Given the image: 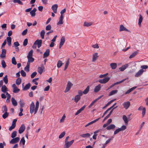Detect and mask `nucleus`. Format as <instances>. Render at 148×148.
<instances>
[{
  "label": "nucleus",
  "instance_id": "nucleus-1",
  "mask_svg": "<svg viewBox=\"0 0 148 148\" xmlns=\"http://www.w3.org/2000/svg\"><path fill=\"white\" fill-rule=\"evenodd\" d=\"M74 142V140H73L70 141L65 142L64 148H69L73 144Z\"/></svg>",
  "mask_w": 148,
  "mask_h": 148
},
{
  "label": "nucleus",
  "instance_id": "nucleus-2",
  "mask_svg": "<svg viewBox=\"0 0 148 148\" xmlns=\"http://www.w3.org/2000/svg\"><path fill=\"white\" fill-rule=\"evenodd\" d=\"M73 84L69 81L66 85V87L64 90L65 93L68 92L71 89Z\"/></svg>",
  "mask_w": 148,
  "mask_h": 148
},
{
  "label": "nucleus",
  "instance_id": "nucleus-3",
  "mask_svg": "<svg viewBox=\"0 0 148 148\" xmlns=\"http://www.w3.org/2000/svg\"><path fill=\"white\" fill-rule=\"evenodd\" d=\"M110 78L108 77H106L102 79H100L99 82L101 84H104L110 80Z\"/></svg>",
  "mask_w": 148,
  "mask_h": 148
},
{
  "label": "nucleus",
  "instance_id": "nucleus-4",
  "mask_svg": "<svg viewBox=\"0 0 148 148\" xmlns=\"http://www.w3.org/2000/svg\"><path fill=\"white\" fill-rule=\"evenodd\" d=\"M35 106L34 102L32 101L30 107V112L31 114L33 113L34 111H35Z\"/></svg>",
  "mask_w": 148,
  "mask_h": 148
},
{
  "label": "nucleus",
  "instance_id": "nucleus-5",
  "mask_svg": "<svg viewBox=\"0 0 148 148\" xmlns=\"http://www.w3.org/2000/svg\"><path fill=\"white\" fill-rule=\"evenodd\" d=\"M44 69L45 67L42 64L40 67H38V72L40 74H41L43 72V70Z\"/></svg>",
  "mask_w": 148,
  "mask_h": 148
},
{
  "label": "nucleus",
  "instance_id": "nucleus-6",
  "mask_svg": "<svg viewBox=\"0 0 148 148\" xmlns=\"http://www.w3.org/2000/svg\"><path fill=\"white\" fill-rule=\"evenodd\" d=\"M123 105L124 108L125 109H127L130 105V102L129 101H127L124 102Z\"/></svg>",
  "mask_w": 148,
  "mask_h": 148
},
{
  "label": "nucleus",
  "instance_id": "nucleus-7",
  "mask_svg": "<svg viewBox=\"0 0 148 148\" xmlns=\"http://www.w3.org/2000/svg\"><path fill=\"white\" fill-rule=\"evenodd\" d=\"M65 42V38L64 36H62L60 39V42L59 44V48L60 49L64 45Z\"/></svg>",
  "mask_w": 148,
  "mask_h": 148
},
{
  "label": "nucleus",
  "instance_id": "nucleus-8",
  "mask_svg": "<svg viewBox=\"0 0 148 148\" xmlns=\"http://www.w3.org/2000/svg\"><path fill=\"white\" fill-rule=\"evenodd\" d=\"M6 50L5 49H3L2 50L1 53L0 55V57L1 58H5L6 56Z\"/></svg>",
  "mask_w": 148,
  "mask_h": 148
},
{
  "label": "nucleus",
  "instance_id": "nucleus-9",
  "mask_svg": "<svg viewBox=\"0 0 148 148\" xmlns=\"http://www.w3.org/2000/svg\"><path fill=\"white\" fill-rule=\"evenodd\" d=\"M19 140V138L17 137L14 138L12 139L10 142V143L11 144H14L18 142Z\"/></svg>",
  "mask_w": 148,
  "mask_h": 148
},
{
  "label": "nucleus",
  "instance_id": "nucleus-10",
  "mask_svg": "<svg viewBox=\"0 0 148 148\" xmlns=\"http://www.w3.org/2000/svg\"><path fill=\"white\" fill-rule=\"evenodd\" d=\"M25 129V125L23 124H22L21 127L19 128L18 132L20 134L23 133Z\"/></svg>",
  "mask_w": 148,
  "mask_h": 148
},
{
  "label": "nucleus",
  "instance_id": "nucleus-11",
  "mask_svg": "<svg viewBox=\"0 0 148 148\" xmlns=\"http://www.w3.org/2000/svg\"><path fill=\"white\" fill-rule=\"evenodd\" d=\"M58 7V5L57 4L53 5L51 7V9L55 13H56L57 12V10Z\"/></svg>",
  "mask_w": 148,
  "mask_h": 148
},
{
  "label": "nucleus",
  "instance_id": "nucleus-12",
  "mask_svg": "<svg viewBox=\"0 0 148 148\" xmlns=\"http://www.w3.org/2000/svg\"><path fill=\"white\" fill-rule=\"evenodd\" d=\"M144 70L143 69H141L137 73H136L135 75V76L136 77H137L140 76L144 72Z\"/></svg>",
  "mask_w": 148,
  "mask_h": 148
},
{
  "label": "nucleus",
  "instance_id": "nucleus-13",
  "mask_svg": "<svg viewBox=\"0 0 148 148\" xmlns=\"http://www.w3.org/2000/svg\"><path fill=\"white\" fill-rule=\"evenodd\" d=\"M42 41L41 40L38 39L35 42V43L37 45L38 48H39L41 46Z\"/></svg>",
  "mask_w": 148,
  "mask_h": 148
},
{
  "label": "nucleus",
  "instance_id": "nucleus-14",
  "mask_svg": "<svg viewBox=\"0 0 148 148\" xmlns=\"http://www.w3.org/2000/svg\"><path fill=\"white\" fill-rule=\"evenodd\" d=\"M126 79H123V80H121V81H120L116 82L113 84H112V85H111L109 87V88H112L113 87H114V86H115V85H117V84H119L121 83H122V82H124Z\"/></svg>",
  "mask_w": 148,
  "mask_h": 148
},
{
  "label": "nucleus",
  "instance_id": "nucleus-15",
  "mask_svg": "<svg viewBox=\"0 0 148 148\" xmlns=\"http://www.w3.org/2000/svg\"><path fill=\"white\" fill-rule=\"evenodd\" d=\"M129 66V64H126L124 65H123L121 67L119 68V69L120 71H124Z\"/></svg>",
  "mask_w": 148,
  "mask_h": 148
},
{
  "label": "nucleus",
  "instance_id": "nucleus-16",
  "mask_svg": "<svg viewBox=\"0 0 148 148\" xmlns=\"http://www.w3.org/2000/svg\"><path fill=\"white\" fill-rule=\"evenodd\" d=\"M119 31L120 32L122 31H126L128 32H129V31L125 27L122 25H120Z\"/></svg>",
  "mask_w": 148,
  "mask_h": 148
},
{
  "label": "nucleus",
  "instance_id": "nucleus-17",
  "mask_svg": "<svg viewBox=\"0 0 148 148\" xmlns=\"http://www.w3.org/2000/svg\"><path fill=\"white\" fill-rule=\"evenodd\" d=\"M116 127L115 125L114 124H110L108 125L106 128V129L108 130H113Z\"/></svg>",
  "mask_w": 148,
  "mask_h": 148
},
{
  "label": "nucleus",
  "instance_id": "nucleus-18",
  "mask_svg": "<svg viewBox=\"0 0 148 148\" xmlns=\"http://www.w3.org/2000/svg\"><path fill=\"white\" fill-rule=\"evenodd\" d=\"M64 17L60 16L59 21L57 23V25H60L63 23V20Z\"/></svg>",
  "mask_w": 148,
  "mask_h": 148
},
{
  "label": "nucleus",
  "instance_id": "nucleus-19",
  "mask_svg": "<svg viewBox=\"0 0 148 148\" xmlns=\"http://www.w3.org/2000/svg\"><path fill=\"white\" fill-rule=\"evenodd\" d=\"M50 50L47 49L43 54V58H44L47 57L49 54Z\"/></svg>",
  "mask_w": 148,
  "mask_h": 148
},
{
  "label": "nucleus",
  "instance_id": "nucleus-20",
  "mask_svg": "<svg viewBox=\"0 0 148 148\" xmlns=\"http://www.w3.org/2000/svg\"><path fill=\"white\" fill-rule=\"evenodd\" d=\"M98 57V53H95L93 55L92 61L95 62L97 60Z\"/></svg>",
  "mask_w": 148,
  "mask_h": 148
},
{
  "label": "nucleus",
  "instance_id": "nucleus-21",
  "mask_svg": "<svg viewBox=\"0 0 148 148\" xmlns=\"http://www.w3.org/2000/svg\"><path fill=\"white\" fill-rule=\"evenodd\" d=\"M117 107V106H116V107H115L114 108H113L112 109L110 112L109 114L106 116L103 119V121H105L106 119H108L110 116V115L112 114V112H113V110L114 109H115Z\"/></svg>",
  "mask_w": 148,
  "mask_h": 148
},
{
  "label": "nucleus",
  "instance_id": "nucleus-22",
  "mask_svg": "<svg viewBox=\"0 0 148 148\" xmlns=\"http://www.w3.org/2000/svg\"><path fill=\"white\" fill-rule=\"evenodd\" d=\"M101 88V86L100 84H98L96 86L95 88L94 89V91L95 92H98L100 89Z\"/></svg>",
  "mask_w": 148,
  "mask_h": 148
},
{
  "label": "nucleus",
  "instance_id": "nucleus-23",
  "mask_svg": "<svg viewBox=\"0 0 148 148\" xmlns=\"http://www.w3.org/2000/svg\"><path fill=\"white\" fill-rule=\"evenodd\" d=\"M138 54V51H135L133 52L129 57L130 59H131L134 57L136 55Z\"/></svg>",
  "mask_w": 148,
  "mask_h": 148
},
{
  "label": "nucleus",
  "instance_id": "nucleus-24",
  "mask_svg": "<svg viewBox=\"0 0 148 148\" xmlns=\"http://www.w3.org/2000/svg\"><path fill=\"white\" fill-rule=\"evenodd\" d=\"M36 11V9L35 8L30 12V14L31 15L32 17H34L36 15L35 12Z\"/></svg>",
  "mask_w": 148,
  "mask_h": 148
},
{
  "label": "nucleus",
  "instance_id": "nucleus-25",
  "mask_svg": "<svg viewBox=\"0 0 148 148\" xmlns=\"http://www.w3.org/2000/svg\"><path fill=\"white\" fill-rule=\"evenodd\" d=\"M86 106H84L80 108L79 109L77 110V112L75 113V115H77L80 113L86 107Z\"/></svg>",
  "mask_w": 148,
  "mask_h": 148
},
{
  "label": "nucleus",
  "instance_id": "nucleus-26",
  "mask_svg": "<svg viewBox=\"0 0 148 148\" xmlns=\"http://www.w3.org/2000/svg\"><path fill=\"white\" fill-rule=\"evenodd\" d=\"M80 136L82 137L85 138H88L90 136V135L88 133L86 134H82L80 135Z\"/></svg>",
  "mask_w": 148,
  "mask_h": 148
},
{
  "label": "nucleus",
  "instance_id": "nucleus-27",
  "mask_svg": "<svg viewBox=\"0 0 148 148\" xmlns=\"http://www.w3.org/2000/svg\"><path fill=\"white\" fill-rule=\"evenodd\" d=\"M11 101L13 105L14 106H16L17 105V103L16 100L13 97L11 99Z\"/></svg>",
  "mask_w": 148,
  "mask_h": 148
},
{
  "label": "nucleus",
  "instance_id": "nucleus-28",
  "mask_svg": "<svg viewBox=\"0 0 148 148\" xmlns=\"http://www.w3.org/2000/svg\"><path fill=\"white\" fill-rule=\"evenodd\" d=\"M110 66L112 69H114L117 67V64L115 63H112L110 64Z\"/></svg>",
  "mask_w": 148,
  "mask_h": 148
},
{
  "label": "nucleus",
  "instance_id": "nucleus-29",
  "mask_svg": "<svg viewBox=\"0 0 148 148\" xmlns=\"http://www.w3.org/2000/svg\"><path fill=\"white\" fill-rule=\"evenodd\" d=\"M123 119L125 124H127L129 121L127 117L125 115H123Z\"/></svg>",
  "mask_w": 148,
  "mask_h": 148
},
{
  "label": "nucleus",
  "instance_id": "nucleus-30",
  "mask_svg": "<svg viewBox=\"0 0 148 148\" xmlns=\"http://www.w3.org/2000/svg\"><path fill=\"white\" fill-rule=\"evenodd\" d=\"M39 102L37 101L36 103V107L35 109V114H36L37 112L39 107Z\"/></svg>",
  "mask_w": 148,
  "mask_h": 148
},
{
  "label": "nucleus",
  "instance_id": "nucleus-31",
  "mask_svg": "<svg viewBox=\"0 0 148 148\" xmlns=\"http://www.w3.org/2000/svg\"><path fill=\"white\" fill-rule=\"evenodd\" d=\"M143 20V18L141 14L139 15V18L138 20V24L139 26L140 27L141 26V23L142 22Z\"/></svg>",
  "mask_w": 148,
  "mask_h": 148
},
{
  "label": "nucleus",
  "instance_id": "nucleus-32",
  "mask_svg": "<svg viewBox=\"0 0 148 148\" xmlns=\"http://www.w3.org/2000/svg\"><path fill=\"white\" fill-rule=\"evenodd\" d=\"M81 97L79 95H77L75 97L74 100L76 103H77L79 101Z\"/></svg>",
  "mask_w": 148,
  "mask_h": 148
},
{
  "label": "nucleus",
  "instance_id": "nucleus-33",
  "mask_svg": "<svg viewBox=\"0 0 148 148\" xmlns=\"http://www.w3.org/2000/svg\"><path fill=\"white\" fill-rule=\"evenodd\" d=\"M6 40L8 42V44L9 46L11 45V38L10 37H7L6 38Z\"/></svg>",
  "mask_w": 148,
  "mask_h": 148
},
{
  "label": "nucleus",
  "instance_id": "nucleus-34",
  "mask_svg": "<svg viewBox=\"0 0 148 148\" xmlns=\"http://www.w3.org/2000/svg\"><path fill=\"white\" fill-rule=\"evenodd\" d=\"M1 90L3 93L6 92L7 91V88L5 85L2 86L1 88Z\"/></svg>",
  "mask_w": 148,
  "mask_h": 148
},
{
  "label": "nucleus",
  "instance_id": "nucleus-35",
  "mask_svg": "<svg viewBox=\"0 0 148 148\" xmlns=\"http://www.w3.org/2000/svg\"><path fill=\"white\" fill-rule=\"evenodd\" d=\"M92 23L91 22H85L84 23V26L88 27L92 25Z\"/></svg>",
  "mask_w": 148,
  "mask_h": 148
},
{
  "label": "nucleus",
  "instance_id": "nucleus-36",
  "mask_svg": "<svg viewBox=\"0 0 148 148\" xmlns=\"http://www.w3.org/2000/svg\"><path fill=\"white\" fill-rule=\"evenodd\" d=\"M63 64V63L60 60H59L57 63V67L58 68H60L62 65Z\"/></svg>",
  "mask_w": 148,
  "mask_h": 148
},
{
  "label": "nucleus",
  "instance_id": "nucleus-37",
  "mask_svg": "<svg viewBox=\"0 0 148 148\" xmlns=\"http://www.w3.org/2000/svg\"><path fill=\"white\" fill-rule=\"evenodd\" d=\"M136 88V86H134L133 87L131 88L129 90H128L126 92H125V94H128L131 92L132 91H133L134 89H135Z\"/></svg>",
  "mask_w": 148,
  "mask_h": 148
},
{
  "label": "nucleus",
  "instance_id": "nucleus-38",
  "mask_svg": "<svg viewBox=\"0 0 148 148\" xmlns=\"http://www.w3.org/2000/svg\"><path fill=\"white\" fill-rule=\"evenodd\" d=\"M31 86V84L30 83H29L26 85L25 87L23 88V90H24L29 89Z\"/></svg>",
  "mask_w": 148,
  "mask_h": 148
},
{
  "label": "nucleus",
  "instance_id": "nucleus-39",
  "mask_svg": "<svg viewBox=\"0 0 148 148\" xmlns=\"http://www.w3.org/2000/svg\"><path fill=\"white\" fill-rule=\"evenodd\" d=\"M89 86H88L85 90L83 91V93L84 94H87L89 91Z\"/></svg>",
  "mask_w": 148,
  "mask_h": 148
},
{
  "label": "nucleus",
  "instance_id": "nucleus-40",
  "mask_svg": "<svg viewBox=\"0 0 148 148\" xmlns=\"http://www.w3.org/2000/svg\"><path fill=\"white\" fill-rule=\"evenodd\" d=\"M21 82V79L20 78H18L16 80V83L17 85H20Z\"/></svg>",
  "mask_w": 148,
  "mask_h": 148
},
{
  "label": "nucleus",
  "instance_id": "nucleus-41",
  "mask_svg": "<svg viewBox=\"0 0 148 148\" xmlns=\"http://www.w3.org/2000/svg\"><path fill=\"white\" fill-rule=\"evenodd\" d=\"M19 103L20 105V107H23L25 105V103L23 100H21L19 102Z\"/></svg>",
  "mask_w": 148,
  "mask_h": 148
},
{
  "label": "nucleus",
  "instance_id": "nucleus-42",
  "mask_svg": "<svg viewBox=\"0 0 148 148\" xmlns=\"http://www.w3.org/2000/svg\"><path fill=\"white\" fill-rule=\"evenodd\" d=\"M1 110L3 112H7V108L6 106H4L2 107Z\"/></svg>",
  "mask_w": 148,
  "mask_h": 148
},
{
  "label": "nucleus",
  "instance_id": "nucleus-43",
  "mask_svg": "<svg viewBox=\"0 0 148 148\" xmlns=\"http://www.w3.org/2000/svg\"><path fill=\"white\" fill-rule=\"evenodd\" d=\"M118 92L117 90H113L111 91L109 94V96H111L116 93Z\"/></svg>",
  "mask_w": 148,
  "mask_h": 148
},
{
  "label": "nucleus",
  "instance_id": "nucleus-44",
  "mask_svg": "<svg viewBox=\"0 0 148 148\" xmlns=\"http://www.w3.org/2000/svg\"><path fill=\"white\" fill-rule=\"evenodd\" d=\"M9 115V113L7 112H5L2 115V117L4 119L7 118Z\"/></svg>",
  "mask_w": 148,
  "mask_h": 148
},
{
  "label": "nucleus",
  "instance_id": "nucleus-45",
  "mask_svg": "<svg viewBox=\"0 0 148 148\" xmlns=\"http://www.w3.org/2000/svg\"><path fill=\"white\" fill-rule=\"evenodd\" d=\"M20 91V90L17 87L13 88V92L14 93H17Z\"/></svg>",
  "mask_w": 148,
  "mask_h": 148
},
{
  "label": "nucleus",
  "instance_id": "nucleus-46",
  "mask_svg": "<svg viewBox=\"0 0 148 148\" xmlns=\"http://www.w3.org/2000/svg\"><path fill=\"white\" fill-rule=\"evenodd\" d=\"M1 64L2 65V67L3 68H5L6 66V65L4 60H1Z\"/></svg>",
  "mask_w": 148,
  "mask_h": 148
},
{
  "label": "nucleus",
  "instance_id": "nucleus-47",
  "mask_svg": "<svg viewBox=\"0 0 148 148\" xmlns=\"http://www.w3.org/2000/svg\"><path fill=\"white\" fill-rule=\"evenodd\" d=\"M40 36L42 39H43L45 34V32L44 30H42L40 32Z\"/></svg>",
  "mask_w": 148,
  "mask_h": 148
},
{
  "label": "nucleus",
  "instance_id": "nucleus-48",
  "mask_svg": "<svg viewBox=\"0 0 148 148\" xmlns=\"http://www.w3.org/2000/svg\"><path fill=\"white\" fill-rule=\"evenodd\" d=\"M100 119V118H99L94 121H93L89 123H88V125H91L94 123H95V122H96V121H98L99 119Z\"/></svg>",
  "mask_w": 148,
  "mask_h": 148
},
{
  "label": "nucleus",
  "instance_id": "nucleus-49",
  "mask_svg": "<svg viewBox=\"0 0 148 148\" xmlns=\"http://www.w3.org/2000/svg\"><path fill=\"white\" fill-rule=\"evenodd\" d=\"M12 62L14 65H16L17 64L15 58L14 57H13L12 59Z\"/></svg>",
  "mask_w": 148,
  "mask_h": 148
},
{
  "label": "nucleus",
  "instance_id": "nucleus-50",
  "mask_svg": "<svg viewBox=\"0 0 148 148\" xmlns=\"http://www.w3.org/2000/svg\"><path fill=\"white\" fill-rule=\"evenodd\" d=\"M17 132L16 131H14L11 134V137L12 138H14L16 135Z\"/></svg>",
  "mask_w": 148,
  "mask_h": 148
},
{
  "label": "nucleus",
  "instance_id": "nucleus-51",
  "mask_svg": "<svg viewBox=\"0 0 148 148\" xmlns=\"http://www.w3.org/2000/svg\"><path fill=\"white\" fill-rule=\"evenodd\" d=\"M3 80L5 84H7L8 83V79L7 75H6L3 78Z\"/></svg>",
  "mask_w": 148,
  "mask_h": 148
},
{
  "label": "nucleus",
  "instance_id": "nucleus-52",
  "mask_svg": "<svg viewBox=\"0 0 148 148\" xmlns=\"http://www.w3.org/2000/svg\"><path fill=\"white\" fill-rule=\"evenodd\" d=\"M28 59V61L30 62L31 63L34 60V59L32 57H27Z\"/></svg>",
  "mask_w": 148,
  "mask_h": 148
},
{
  "label": "nucleus",
  "instance_id": "nucleus-53",
  "mask_svg": "<svg viewBox=\"0 0 148 148\" xmlns=\"http://www.w3.org/2000/svg\"><path fill=\"white\" fill-rule=\"evenodd\" d=\"M33 50H31L29 52L27 57H32L33 56Z\"/></svg>",
  "mask_w": 148,
  "mask_h": 148
},
{
  "label": "nucleus",
  "instance_id": "nucleus-54",
  "mask_svg": "<svg viewBox=\"0 0 148 148\" xmlns=\"http://www.w3.org/2000/svg\"><path fill=\"white\" fill-rule=\"evenodd\" d=\"M13 2L14 3H17L20 4L22 5L23 2L19 0H13Z\"/></svg>",
  "mask_w": 148,
  "mask_h": 148
},
{
  "label": "nucleus",
  "instance_id": "nucleus-55",
  "mask_svg": "<svg viewBox=\"0 0 148 148\" xmlns=\"http://www.w3.org/2000/svg\"><path fill=\"white\" fill-rule=\"evenodd\" d=\"M65 132H63L59 136V138L60 139L63 138L65 135Z\"/></svg>",
  "mask_w": 148,
  "mask_h": 148
},
{
  "label": "nucleus",
  "instance_id": "nucleus-56",
  "mask_svg": "<svg viewBox=\"0 0 148 148\" xmlns=\"http://www.w3.org/2000/svg\"><path fill=\"white\" fill-rule=\"evenodd\" d=\"M16 125H14L12 124V125L9 128V130L11 131L12 129H14Z\"/></svg>",
  "mask_w": 148,
  "mask_h": 148
},
{
  "label": "nucleus",
  "instance_id": "nucleus-57",
  "mask_svg": "<svg viewBox=\"0 0 148 148\" xmlns=\"http://www.w3.org/2000/svg\"><path fill=\"white\" fill-rule=\"evenodd\" d=\"M66 9L65 8H64V9H63V10H62L60 12V14H61L60 16L64 17V16H63V14L64 13H65L66 12Z\"/></svg>",
  "mask_w": 148,
  "mask_h": 148
},
{
  "label": "nucleus",
  "instance_id": "nucleus-58",
  "mask_svg": "<svg viewBox=\"0 0 148 148\" xmlns=\"http://www.w3.org/2000/svg\"><path fill=\"white\" fill-rule=\"evenodd\" d=\"M121 131L120 128H119L118 129L116 130L114 132V134L116 135L120 132Z\"/></svg>",
  "mask_w": 148,
  "mask_h": 148
},
{
  "label": "nucleus",
  "instance_id": "nucleus-59",
  "mask_svg": "<svg viewBox=\"0 0 148 148\" xmlns=\"http://www.w3.org/2000/svg\"><path fill=\"white\" fill-rule=\"evenodd\" d=\"M6 144L4 142H3V143H0V148H3L4 146H5Z\"/></svg>",
  "mask_w": 148,
  "mask_h": 148
},
{
  "label": "nucleus",
  "instance_id": "nucleus-60",
  "mask_svg": "<svg viewBox=\"0 0 148 148\" xmlns=\"http://www.w3.org/2000/svg\"><path fill=\"white\" fill-rule=\"evenodd\" d=\"M28 43V40L26 38L25 39L23 42V45L24 46H25L27 45Z\"/></svg>",
  "mask_w": 148,
  "mask_h": 148
},
{
  "label": "nucleus",
  "instance_id": "nucleus-61",
  "mask_svg": "<svg viewBox=\"0 0 148 148\" xmlns=\"http://www.w3.org/2000/svg\"><path fill=\"white\" fill-rule=\"evenodd\" d=\"M21 74L22 76L23 77H25L26 75L25 73L23 70H21Z\"/></svg>",
  "mask_w": 148,
  "mask_h": 148
},
{
  "label": "nucleus",
  "instance_id": "nucleus-62",
  "mask_svg": "<svg viewBox=\"0 0 148 148\" xmlns=\"http://www.w3.org/2000/svg\"><path fill=\"white\" fill-rule=\"evenodd\" d=\"M51 29V25H47L46 27V30H50Z\"/></svg>",
  "mask_w": 148,
  "mask_h": 148
},
{
  "label": "nucleus",
  "instance_id": "nucleus-63",
  "mask_svg": "<svg viewBox=\"0 0 148 148\" xmlns=\"http://www.w3.org/2000/svg\"><path fill=\"white\" fill-rule=\"evenodd\" d=\"M92 47L94 48L98 49L99 48V46L97 44H96L95 45H92Z\"/></svg>",
  "mask_w": 148,
  "mask_h": 148
},
{
  "label": "nucleus",
  "instance_id": "nucleus-64",
  "mask_svg": "<svg viewBox=\"0 0 148 148\" xmlns=\"http://www.w3.org/2000/svg\"><path fill=\"white\" fill-rule=\"evenodd\" d=\"M37 73L36 72H34L31 75V77L32 78H34L36 75Z\"/></svg>",
  "mask_w": 148,
  "mask_h": 148
}]
</instances>
